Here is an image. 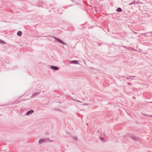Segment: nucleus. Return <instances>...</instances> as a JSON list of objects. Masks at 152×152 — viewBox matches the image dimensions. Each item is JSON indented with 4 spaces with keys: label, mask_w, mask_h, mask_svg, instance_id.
<instances>
[{
    "label": "nucleus",
    "mask_w": 152,
    "mask_h": 152,
    "mask_svg": "<svg viewBox=\"0 0 152 152\" xmlns=\"http://www.w3.org/2000/svg\"><path fill=\"white\" fill-rule=\"evenodd\" d=\"M75 139H76V140H77V138H75Z\"/></svg>",
    "instance_id": "9"
},
{
    "label": "nucleus",
    "mask_w": 152,
    "mask_h": 152,
    "mask_svg": "<svg viewBox=\"0 0 152 152\" xmlns=\"http://www.w3.org/2000/svg\"><path fill=\"white\" fill-rule=\"evenodd\" d=\"M100 138L102 140V141H103V138H102L101 137Z\"/></svg>",
    "instance_id": "8"
},
{
    "label": "nucleus",
    "mask_w": 152,
    "mask_h": 152,
    "mask_svg": "<svg viewBox=\"0 0 152 152\" xmlns=\"http://www.w3.org/2000/svg\"><path fill=\"white\" fill-rule=\"evenodd\" d=\"M50 68L52 69H54L55 70H57L58 69V68L54 66H51Z\"/></svg>",
    "instance_id": "2"
},
{
    "label": "nucleus",
    "mask_w": 152,
    "mask_h": 152,
    "mask_svg": "<svg viewBox=\"0 0 152 152\" xmlns=\"http://www.w3.org/2000/svg\"><path fill=\"white\" fill-rule=\"evenodd\" d=\"M116 10H117V11L119 12H121L122 11V9L120 8H118Z\"/></svg>",
    "instance_id": "5"
},
{
    "label": "nucleus",
    "mask_w": 152,
    "mask_h": 152,
    "mask_svg": "<svg viewBox=\"0 0 152 152\" xmlns=\"http://www.w3.org/2000/svg\"><path fill=\"white\" fill-rule=\"evenodd\" d=\"M44 141L43 140H42L39 141V143L40 144L42 142H43Z\"/></svg>",
    "instance_id": "7"
},
{
    "label": "nucleus",
    "mask_w": 152,
    "mask_h": 152,
    "mask_svg": "<svg viewBox=\"0 0 152 152\" xmlns=\"http://www.w3.org/2000/svg\"><path fill=\"white\" fill-rule=\"evenodd\" d=\"M57 40L59 42L63 43V44H64V42L61 41V40L60 39H57Z\"/></svg>",
    "instance_id": "6"
},
{
    "label": "nucleus",
    "mask_w": 152,
    "mask_h": 152,
    "mask_svg": "<svg viewBox=\"0 0 152 152\" xmlns=\"http://www.w3.org/2000/svg\"><path fill=\"white\" fill-rule=\"evenodd\" d=\"M78 61H71V63L72 64L74 63L77 64L78 63Z\"/></svg>",
    "instance_id": "3"
},
{
    "label": "nucleus",
    "mask_w": 152,
    "mask_h": 152,
    "mask_svg": "<svg viewBox=\"0 0 152 152\" xmlns=\"http://www.w3.org/2000/svg\"><path fill=\"white\" fill-rule=\"evenodd\" d=\"M17 35L19 36H21L22 34V32L21 31H19L17 32Z\"/></svg>",
    "instance_id": "4"
},
{
    "label": "nucleus",
    "mask_w": 152,
    "mask_h": 152,
    "mask_svg": "<svg viewBox=\"0 0 152 152\" xmlns=\"http://www.w3.org/2000/svg\"><path fill=\"white\" fill-rule=\"evenodd\" d=\"M34 112V111L33 110H30L26 114V115H29L30 114H32Z\"/></svg>",
    "instance_id": "1"
}]
</instances>
